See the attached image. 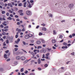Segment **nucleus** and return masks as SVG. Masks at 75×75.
I'll list each match as a JSON object with an SVG mask.
<instances>
[{
  "mask_svg": "<svg viewBox=\"0 0 75 75\" xmlns=\"http://www.w3.org/2000/svg\"><path fill=\"white\" fill-rule=\"evenodd\" d=\"M52 48L53 49H54V50H55L56 49V47H52Z\"/></svg>",
  "mask_w": 75,
  "mask_h": 75,
  "instance_id": "0e129e2a",
  "label": "nucleus"
},
{
  "mask_svg": "<svg viewBox=\"0 0 75 75\" xmlns=\"http://www.w3.org/2000/svg\"><path fill=\"white\" fill-rule=\"evenodd\" d=\"M47 64H45V65H44V67H47Z\"/></svg>",
  "mask_w": 75,
  "mask_h": 75,
  "instance_id": "473e14b6",
  "label": "nucleus"
},
{
  "mask_svg": "<svg viewBox=\"0 0 75 75\" xmlns=\"http://www.w3.org/2000/svg\"><path fill=\"white\" fill-rule=\"evenodd\" d=\"M9 14L8 13H6V16H9Z\"/></svg>",
  "mask_w": 75,
  "mask_h": 75,
  "instance_id": "37998d69",
  "label": "nucleus"
},
{
  "mask_svg": "<svg viewBox=\"0 0 75 75\" xmlns=\"http://www.w3.org/2000/svg\"><path fill=\"white\" fill-rule=\"evenodd\" d=\"M18 35H16L15 36V38H18Z\"/></svg>",
  "mask_w": 75,
  "mask_h": 75,
  "instance_id": "e2e57ef3",
  "label": "nucleus"
},
{
  "mask_svg": "<svg viewBox=\"0 0 75 75\" xmlns=\"http://www.w3.org/2000/svg\"><path fill=\"white\" fill-rule=\"evenodd\" d=\"M20 59L22 61H24L25 59V57H21V58H20Z\"/></svg>",
  "mask_w": 75,
  "mask_h": 75,
  "instance_id": "39448f33",
  "label": "nucleus"
},
{
  "mask_svg": "<svg viewBox=\"0 0 75 75\" xmlns=\"http://www.w3.org/2000/svg\"><path fill=\"white\" fill-rule=\"evenodd\" d=\"M22 31H23V32L25 31V28H24L22 29Z\"/></svg>",
  "mask_w": 75,
  "mask_h": 75,
  "instance_id": "13d9d810",
  "label": "nucleus"
},
{
  "mask_svg": "<svg viewBox=\"0 0 75 75\" xmlns=\"http://www.w3.org/2000/svg\"><path fill=\"white\" fill-rule=\"evenodd\" d=\"M30 75H34V74L33 73H30Z\"/></svg>",
  "mask_w": 75,
  "mask_h": 75,
  "instance_id": "774afa93",
  "label": "nucleus"
},
{
  "mask_svg": "<svg viewBox=\"0 0 75 75\" xmlns=\"http://www.w3.org/2000/svg\"><path fill=\"white\" fill-rule=\"evenodd\" d=\"M29 36L30 37H32V35L31 34H28V35H25V36Z\"/></svg>",
  "mask_w": 75,
  "mask_h": 75,
  "instance_id": "1a4fd4ad",
  "label": "nucleus"
},
{
  "mask_svg": "<svg viewBox=\"0 0 75 75\" xmlns=\"http://www.w3.org/2000/svg\"><path fill=\"white\" fill-rule=\"evenodd\" d=\"M23 45H25V44L26 43H25V42L24 41H23Z\"/></svg>",
  "mask_w": 75,
  "mask_h": 75,
  "instance_id": "e433bc0d",
  "label": "nucleus"
},
{
  "mask_svg": "<svg viewBox=\"0 0 75 75\" xmlns=\"http://www.w3.org/2000/svg\"><path fill=\"white\" fill-rule=\"evenodd\" d=\"M72 37H74L75 36V34L74 33L73 34H72Z\"/></svg>",
  "mask_w": 75,
  "mask_h": 75,
  "instance_id": "69168bd1",
  "label": "nucleus"
},
{
  "mask_svg": "<svg viewBox=\"0 0 75 75\" xmlns=\"http://www.w3.org/2000/svg\"><path fill=\"white\" fill-rule=\"evenodd\" d=\"M10 16L11 17H13V15L12 14H10Z\"/></svg>",
  "mask_w": 75,
  "mask_h": 75,
  "instance_id": "5fc2aeb1",
  "label": "nucleus"
},
{
  "mask_svg": "<svg viewBox=\"0 0 75 75\" xmlns=\"http://www.w3.org/2000/svg\"><path fill=\"white\" fill-rule=\"evenodd\" d=\"M20 71L21 72H23V68L21 69Z\"/></svg>",
  "mask_w": 75,
  "mask_h": 75,
  "instance_id": "bb28decb",
  "label": "nucleus"
},
{
  "mask_svg": "<svg viewBox=\"0 0 75 75\" xmlns=\"http://www.w3.org/2000/svg\"><path fill=\"white\" fill-rule=\"evenodd\" d=\"M26 14L28 15H32V13L30 11H26Z\"/></svg>",
  "mask_w": 75,
  "mask_h": 75,
  "instance_id": "f03ea898",
  "label": "nucleus"
},
{
  "mask_svg": "<svg viewBox=\"0 0 75 75\" xmlns=\"http://www.w3.org/2000/svg\"><path fill=\"white\" fill-rule=\"evenodd\" d=\"M5 30V32H7V31H8V29H6L5 30Z\"/></svg>",
  "mask_w": 75,
  "mask_h": 75,
  "instance_id": "58836bf2",
  "label": "nucleus"
},
{
  "mask_svg": "<svg viewBox=\"0 0 75 75\" xmlns=\"http://www.w3.org/2000/svg\"><path fill=\"white\" fill-rule=\"evenodd\" d=\"M62 35H59V38H62Z\"/></svg>",
  "mask_w": 75,
  "mask_h": 75,
  "instance_id": "72a5a7b5",
  "label": "nucleus"
},
{
  "mask_svg": "<svg viewBox=\"0 0 75 75\" xmlns=\"http://www.w3.org/2000/svg\"><path fill=\"white\" fill-rule=\"evenodd\" d=\"M42 30H43V31H46V28H42Z\"/></svg>",
  "mask_w": 75,
  "mask_h": 75,
  "instance_id": "dca6fc26",
  "label": "nucleus"
},
{
  "mask_svg": "<svg viewBox=\"0 0 75 75\" xmlns=\"http://www.w3.org/2000/svg\"><path fill=\"white\" fill-rule=\"evenodd\" d=\"M9 52L8 50H6L5 51V53H7Z\"/></svg>",
  "mask_w": 75,
  "mask_h": 75,
  "instance_id": "49530a36",
  "label": "nucleus"
},
{
  "mask_svg": "<svg viewBox=\"0 0 75 75\" xmlns=\"http://www.w3.org/2000/svg\"><path fill=\"white\" fill-rule=\"evenodd\" d=\"M30 54H32V56H33V57L34 56V53L33 52H31V53H30Z\"/></svg>",
  "mask_w": 75,
  "mask_h": 75,
  "instance_id": "6ab92c4d",
  "label": "nucleus"
},
{
  "mask_svg": "<svg viewBox=\"0 0 75 75\" xmlns=\"http://www.w3.org/2000/svg\"><path fill=\"white\" fill-rule=\"evenodd\" d=\"M67 47V46H66L62 47H61V48H62V49H64L66 48Z\"/></svg>",
  "mask_w": 75,
  "mask_h": 75,
  "instance_id": "aec40b11",
  "label": "nucleus"
},
{
  "mask_svg": "<svg viewBox=\"0 0 75 75\" xmlns=\"http://www.w3.org/2000/svg\"><path fill=\"white\" fill-rule=\"evenodd\" d=\"M3 46H6V44H5V42L3 43Z\"/></svg>",
  "mask_w": 75,
  "mask_h": 75,
  "instance_id": "4c0bfd02",
  "label": "nucleus"
},
{
  "mask_svg": "<svg viewBox=\"0 0 75 75\" xmlns=\"http://www.w3.org/2000/svg\"><path fill=\"white\" fill-rule=\"evenodd\" d=\"M21 58V57H20L19 56H17L16 57V59L17 60H19V59H20Z\"/></svg>",
  "mask_w": 75,
  "mask_h": 75,
  "instance_id": "0eeeda50",
  "label": "nucleus"
},
{
  "mask_svg": "<svg viewBox=\"0 0 75 75\" xmlns=\"http://www.w3.org/2000/svg\"><path fill=\"white\" fill-rule=\"evenodd\" d=\"M6 33L5 32H3L2 33V34L3 35H5V34H6Z\"/></svg>",
  "mask_w": 75,
  "mask_h": 75,
  "instance_id": "393cba45",
  "label": "nucleus"
},
{
  "mask_svg": "<svg viewBox=\"0 0 75 75\" xmlns=\"http://www.w3.org/2000/svg\"><path fill=\"white\" fill-rule=\"evenodd\" d=\"M47 50H48V51H50L52 50V49H49V48H47Z\"/></svg>",
  "mask_w": 75,
  "mask_h": 75,
  "instance_id": "de8ad7c7",
  "label": "nucleus"
},
{
  "mask_svg": "<svg viewBox=\"0 0 75 75\" xmlns=\"http://www.w3.org/2000/svg\"><path fill=\"white\" fill-rule=\"evenodd\" d=\"M42 48V47L41 46H38L37 47V49H39V48Z\"/></svg>",
  "mask_w": 75,
  "mask_h": 75,
  "instance_id": "c85d7f7f",
  "label": "nucleus"
},
{
  "mask_svg": "<svg viewBox=\"0 0 75 75\" xmlns=\"http://www.w3.org/2000/svg\"><path fill=\"white\" fill-rule=\"evenodd\" d=\"M45 59H48L49 58L47 56L45 57Z\"/></svg>",
  "mask_w": 75,
  "mask_h": 75,
  "instance_id": "864d4df0",
  "label": "nucleus"
},
{
  "mask_svg": "<svg viewBox=\"0 0 75 75\" xmlns=\"http://www.w3.org/2000/svg\"><path fill=\"white\" fill-rule=\"evenodd\" d=\"M16 31H18V33L21 32V29H18V28H16Z\"/></svg>",
  "mask_w": 75,
  "mask_h": 75,
  "instance_id": "9b49d317",
  "label": "nucleus"
},
{
  "mask_svg": "<svg viewBox=\"0 0 75 75\" xmlns=\"http://www.w3.org/2000/svg\"><path fill=\"white\" fill-rule=\"evenodd\" d=\"M45 24H41V26H45Z\"/></svg>",
  "mask_w": 75,
  "mask_h": 75,
  "instance_id": "603ef678",
  "label": "nucleus"
},
{
  "mask_svg": "<svg viewBox=\"0 0 75 75\" xmlns=\"http://www.w3.org/2000/svg\"><path fill=\"white\" fill-rule=\"evenodd\" d=\"M18 6H22V4L21 3L19 4H18Z\"/></svg>",
  "mask_w": 75,
  "mask_h": 75,
  "instance_id": "4be33fe9",
  "label": "nucleus"
},
{
  "mask_svg": "<svg viewBox=\"0 0 75 75\" xmlns=\"http://www.w3.org/2000/svg\"><path fill=\"white\" fill-rule=\"evenodd\" d=\"M7 5H8V6H10V7L12 8V6L13 5H11V3H8V4H7Z\"/></svg>",
  "mask_w": 75,
  "mask_h": 75,
  "instance_id": "6e6552de",
  "label": "nucleus"
},
{
  "mask_svg": "<svg viewBox=\"0 0 75 75\" xmlns=\"http://www.w3.org/2000/svg\"><path fill=\"white\" fill-rule=\"evenodd\" d=\"M74 5H73V4H70V5H69V8H72V7H73V6H74Z\"/></svg>",
  "mask_w": 75,
  "mask_h": 75,
  "instance_id": "423d86ee",
  "label": "nucleus"
},
{
  "mask_svg": "<svg viewBox=\"0 0 75 75\" xmlns=\"http://www.w3.org/2000/svg\"><path fill=\"white\" fill-rule=\"evenodd\" d=\"M26 2H25L24 3H23V7H26Z\"/></svg>",
  "mask_w": 75,
  "mask_h": 75,
  "instance_id": "2eb2a0df",
  "label": "nucleus"
},
{
  "mask_svg": "<svg viewBox=\"0 0 75 75\" xmlns=\"http://www.w3.org/2000/svg\"><path fill=\"white\" fill-rule=\"evenodd\" d=\"M30 3H32L34 2V1H33V0H30Z\"/></svg>",
  "mask_w": 75,
  "mask_h": 75,
  "instance_id": "f704fd0d",
  "label": "nucleus"
},
{
  "mask_svg": "<svg viewBox=\"0 0 75 75\" xmlns=\"http://www.w3.org/2000/svg\"><path fill=\"white\" fill-rule=\"evenodd\" d=\"M22 12H23V11L22 10H20L18 11V13H20V15L21 16L23 15V13H22Z\"/></svg>",
  "mask_w": 75,
  "mask_h": 75,
  "instance_id": "7ed1b4c3",
  "label": "nucleus"
},
{
  "mask_svg": "<svg viewBox=\"0 0 75 75\" xmlns=\"http://www.w3.org/2000/svg\"><path fill=\"white\" fill-rule=\"evenodd\" d=\"M22 50H23V51L25 53L27 54V52H26V51H25V50L22 49Z\"/></svg>",
  "mask_w": 75,
  "mask_h": 75,
  "instance_id": "ea45409f",
  "label": "nucleus"
},
{
  "mask_svg": "<svg viewBox=\"0 0 75 75\" xmlns=\"http://www.w3.org/2000/svg\"><path fill=\"white\" fill-rule=\"evenodd\" d=\"M40 44H41V41H40L38 40L37 41H36V44L39 45Z\"/></svg>",
  "mask_w": 75,
  "mask_h": 75,
  "instance_id": "9d476101",
  "label": "nucleus"
},
{
  "mask_svg": "<svg viewBox=\"0 0 75 75\" xmlns=\"http://www.w3.org/2000/svg\"><path fill=\"white\" fill-rule=\"evenodd\" d=\"M5 13V11H3L2 12H1V13H2V14H4Z\"/></svg>",
  "mask_w": 75,
  "mask_h": 75,
  "instance_id": "cd10ccee",
  "label": "nucleus"
},
{
  "mask_svg": "<svg viewBox=\"0 0 75 75\" xmlns=\"http://www.w3.org/2000/svg\"><path fill=\"white\" fill-rule=\"evenodd\" d=\"M8 26H5V27H4V29H7L8 28Z\"/></svg>",
  "mask_w": 75,
  "mask_h": 75,
  "instance_id": "a878e982",
  "label": "nucleus"
},
{
  "mask_svg": "<svg viewBox=\"0 0 75 75\" xmlns=\"http://www.w3.org/2000/svg\"><path fill=\"white\" fill-rule=\"evenodd\" d=\"M18 50V49L17 48H14V51H17V50Z\"/></svg>",
  "mask_w": 75,
  "mask_h": 75,
  "instance_id": "a19ab883",
  "label": "nucleus"
},
{
  "mask_svg": "<svg viewBox=\"0 0 75 75\" xmlns=\"http://www.w3.org/2000/svg\"><path fill=\"white\" fill-rule=\"evenodd\" d=\"M57 34V33L56 32L55 30H53V35H55Z\"/></svg>",
  "mask_w": 75,
  "mask_h": 75,
  "instance_id": "a211bd4d",
  "label": "nucleus"
},
{
  "mask_svg": "<svg viewBox=\"0 0 75 75\" xmlns=\"http://www.w3.org/2000/svg\"><path fill=\"white\" fill-rule=\"evenodd\" d=\"M4 58L5 59L7 58V54H4Z\"/></svg>",
  "mask_w": 75,
  "mask_h": 75,
  "instance_id": "412c9836",
  "label": "nucleus"
},
{
  "mask_svg": "<svg viewBox=\"0 0 75 75\" xmlns=\"http://www.w3.org/2000/svg\"><path fill=\"white\" fill-rule=\"evenodd\" d=\"M41 42H42V43H45V41H44L43 40H41Z\"/></svg>",
  "mask_w": 75,
  "mask_h": 75,
  "instance_id": "c9c22d12",
  "label": "nucleus"
},
{
  "mask_svg": "<svg viewBox=\"0 0 75 75\" xmlns=\"http://www.w3.org/2000/svg\"><path fill=\"white\" fill-rule=\"evenodd\" d=\"M8 20H11V18L10 17H9L8 18Z\"/></svg>",
  "mask_w": 75,
  "mask_h": 75,
  "instance_id": "b1692460",
  "label": "nucleus"
},
{
  "mask_svg": "<svg viewBox=\"0 0 75 75\" xmlns=\"http://www.w3.org/2000/svg\"><path fill=\"white\" fill-rule=\"evenodd\" d=\"M25 74H27L28 73V71H25V72H24Z\"/></svg>",
  "mask_w": 75,
  "mask_h": 75,
  "instance_id": "052dcab7",
  "label": "nucleus"
},
{
  "mask_svg": "<svg viewBox=\"0 0 75 75\" xmlns=\"http://www.w3.org/2000/svg\"><path fill=\"white\" fill-rule=\"evenodd\" d=\"M38 63H39V64L41 63V60H40V59H38Z\"/></svg>",
  "mask_w": 75,
  "mask_h": 75,
  "instance_id": "f3484780",
  "label": "nucleus"
},
{
  "mask_svg": "<svg viewBox=\"0 0 75 75\" xmlns=\"http://www.w3.org/2000/svg\"><path fill=\"white\" fill-rule=\"evenodd\" d=\"M30 60H31V59L28 60H26L25 61H24V62H23V63L24 64H26L27 62H28V61Z\"/></svg>",
  "mask_w": 75,
  "mask_h": 75,
  "instance_id": "20e7f679",
  "label": "nucleus"
},
{
  "mask_svg": "<svg viewBox=\"0 0 75 75\" xmlns=\"http://www.w3.org/2000/svg\"><path fill=\"white\" fill-rule=\"evenodd\" d=\"M63 44L64 45H67V43H66L65 42H63Z\"/></svg>",
  "mask_w": 75,
  "mask_h": 75,
  "instance_id": "7c9ffc66",
  "label": "nucleus"
},
{
  "mask_svg": "<svg viewBox=\"0 0 75 75\" xmlns=\"http://www.w3.org/2000/svg\"><path fill=\"white\" fill-rule=\"evenodd\" d=\"M6 38V36H3V39H5Z\"/></svg>",
  "mask_w": 75,
  "mask_h": 75,
  "instance_id": "3c124183",
  "label": "nucleus"
},
{
  "mask_svg": "<svg viewBox=\"0 0 75 75\" xmlns=\"http://www.w3.org/2000/svg\"><path fill=\"white\" fill-rule=\"evenodd\" d=\"M13 38H10V42H13Z\"/></svg>",
  "mask_w": 75,
  "mask_h": 75,
  "instance_id": "ddd939ff",
  "label": "nucleus"
},
{
  "mask_svg": "<svg viewBox=\"0 0 75 75\" xmlns=\"http://www.w3.org/2000/svg\"><path fill=\"white\" fill-rule=\"evenodd\" d=\"M28 7L30 8L32 7V5H31V4H29V5L28 6Z\"/></svg>",
  "mask_w": 75,
  "mask_h": 75,
  "instance_id": "c03bdc74",
  "label": "nucleus"
},
{
  "mask_svg": "<svg viewBox=\"0 0 75 75\" xmlns=\"http://www.w3.org/2000/svg\"><path fill=\"white\" fill-rule=\"evenodd\" d=\"M49 16L52 17V15L51 14H49Z\"/></svg>",
  "mask_w": 75,
  "mask_h": 75,
  "instance_id": "a18cd8bd",
  "label": "nucleus"
},
{
  "mask_svg": "<svg viewBox=\"0 0 75 75\" xmlns=\"http://www.w3.org/2000/svg\"><path fill=\"white\" fill-rule=\"evenodd\" d=\"M19 42V41H15V43L18 44V42Z\"/></svg>",
  "mask_w": 75,
  "mask_h": 75,
  "instance_id": "680f3d73",
  "label": "nucleus"
},
{
  "mask_svg": "<svg viewBox=\"0 0 75 75\" xmlns=\"http://www.w3.org/2000/svg\"><path fill=\"white\" fill-rule=\"evenodd\" d=\"M50 55V53H47L46 54H45V56H48Z\"/></svg>",
  "mask_w": 75,
  "mask_h": 75,
  "instance_id": "2f4dec72",
  "label": "nucleus"
},
{
  "mask_svg": "<svg viewBox=\"0 0 75 75\" xmlns=\"http://www.w3.org/2000/svg\"><path fill=\"white\" fill-rule=\"evenodd\" d=\"M2 20H3L4 21H5V18H3L2 19Z\"/></svg>",
  "mask_w": 75,
  "mask_h": 75,
  "instance_id": "338daca9",
  "label": "nucleus"
},
{
  "mask_svg": "<svg viewBox=\"0 0 75 75\" xmlns=\"http://www.w3.org/2000/svg\"><path fill=\"white\" fill-rule=\"evenodd\" d=\"M17 25H20V23L19 22H17Z\"/></svg>",
  "mask_w": 75,
  "mask_h": 75,
  "instance_id": "6e6d98bb",
  "label": "nucleus"
},
{
  "mask_svg": "<svg viewBox=\"0 0 75 75\" xmlns=\"http://www.w3.org/2000/svg\"><path fill=\"white\" fill-rule=\"evenodd\" d=\"M14 17H15V18H18V16H17V15L15 16Z\"/></svg>",
  "mask_w": 75,
  "mask_h": 75,
  "instance_id": "8fccbe9b",
  "label": "nucleus"
},
{
  "mask_svg": "<svg viewBox=\"0 0 75 75\" xmlns=\"http://www.w3.org/2000/svg\"><path fill=\"white\" fill-rule=\"evenodd\" d=\"M43 57H42V58H45V55L43 54Z\"/></svg>",
  "mask_w": 75,
  "mask_h": 75,
  "instance_id": "79ce46f5",
  "label": "nucleus"
},
{
  "mask_svg": "<svg viewBox=\"0 0 75 75\" xmlns=\"http://www.w3.org/2000/svg\"><path fill=\"white\" fill-rule=\"evenodd\" d=\"M30 36H28V35L25 36V38L26 39H28L30 38Z\"/></svg>",
  "mask_w": 75,
  "mask_h": 75,
  "instance_id": "f8f14e48",
  "label": "nucleus"
},
{
  "mask_svg": "<svg viewBox=\"0 0 75 75\" xmlns=\"http://www.w3.org/2000/svg\"><path fill=\"white\" fill-rule=\"evenodd\" d=\"M56 41L55 40H52V43H54L56 42Z\"/></svg>",
  "mask_w": 75,
  "mask_h": 75,
  "instance_id": "4468645a",
  "label": "nucleus"
},
{
  "mask_svg": "<svg viewBox=\"0 0 75 75\" xmlns=\"http://www.w3.org/2000/svg\"><path fill=\"white\" fill-rule=\"evenodd\" d=\"M5 23H6V21H4V22H3V23H2V24H3V25H1V26H0L1 28H3V25H4L5 26H6L7 24Z\"/></svg>",
  "mask_w": 75,
  "mask_h": 75,
  "instance_id": "f257e3e1",
  "label": "nucleus"
},
{
  "mask_svg": "<svg viewBox=\"0 0 75 75\" xmlns=\"http://www.w3.org/2000/svg\"><path fill=\"white\" fill-rule=\"evenodd\" d=\"M9 43V41L8 40H6V43L8 44Z\"/></svg>",
  "mask_w": 75,
  "mask_h": 75,
  "instance_id": "bf43d9fd",
  "label": "nucleus"
},
{
  "mask_svg": "<svg viewBox=\"0 0 75 75\" xmlns=\"http://www.w3.org/2000/svg\"><path fill=\"white\" fill-rule=\"evenodd\" d=\"M39 27V26L38 25L37 26H36V29H38V28Z\"/></svg>",
  "mask_w": 75,
  "mask_h": 75,
  "instance_id": "4d7b16f0",
  "label": "nucleus"
},
{
  "mask_svg": "<svg viewBox=\"0 0 75 75\" xmlns=\"http://www.w3.org/2000/svg\"><path fill=\"white\" fill-rule=\"evenodd\" d=\"M43 35V33H39V35L41 36Z\"/></svg>",
  "mask_w": 75,
  "mask_h": 75,
  "instance_id": "c756f323",
  "label": "nucleus"
},
{
  "mask_svg": "<svg viewBox=\"0 0 75 75\" xmlns=\"http://www.w3.org/2000/svg\"><path fill=\"white\" fill-rule=\"evenodd\" d=\"M9 12H10V13H14V12H13V11H11V10H9Z\"/></svg>",
  "mask_w": 75,
  "mask_h": 75,
  "instance_id": "5701e85b",
  "label": "nucleus"
},
{
  "mask_svg": "<svg viewBox=\"0 0 75 75\" xmlns=\"http://www.w3.org/2000/svg\"><path fill=\"white\" fill-rule=\"evenodd\" d=\"M74 52H72V53H71V54L72 55H74Z\"/></svg>",
  "mask_w": 75,
  "mask_h": 75,
  "instance_id": "09e8293b",
  "label": "nucleus"
}]
</instances>
